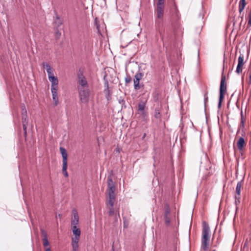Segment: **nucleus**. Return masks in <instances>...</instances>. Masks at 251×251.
Segmentation results:
<instances>
[{"mask_svg":"<svg viewBox=\"0 0 251 251\" xmlns=\"http://www.w3.org/2000/svg\"><path fill=\"white\" fill-rule=\"evenodd\" d=\"M211 237L210 229L208 224L205 221L202 223V237L201 239V249L208 251L209 248Z\"/></svg>","mask_w":251,"mask_h":251,"instance_id":"nucleus-1","label":"nucleus"},{"mask_svg":"<svg viewBox=\"0 0 251 251\" xmlns=\"http://www.w3.org/2000/svg\"><path fill=\"white\" fill-rule=\"evenodd\" d=\"M107 187L108 192V203L109 204H111L112 206L114 205L115 199L114 193L115 191V186L111 176H108L107 177Z\"/></svg>","mask_w":251,"mask_h":251,"instance_id":"nucleus-2","label":"nucleus"},{"mask_svg":"<svg viewBox=\"0 0 251 251\" xmlns=\"http://www.w3.org/2000/svg\"><path fill=\"white\" fill-rule=\"evenodd\" d=\"M224 65L223 66V70L221 76V80L220 87V96L218 103V108H220L221 106L222 102L224 99V95L226 92L227 84L226 83V75L224 74Z\"/></svg>","mask_w":251,"mask_h":251,"instance_id":"nucleus-3","label":"nucleus"},{"mask_svg":"<svg viewBox=\"0 0 251 251\" xmlns=\"http://www.w3.org/2000/svg\"><path fill=\"white\" fill-rule=\"evenodd\" d=\"M80 100L82 103H87L89 102L90 91L89 87L78 89Z\"/></svg>","mask_w":251,"mask_h":251,"instance_id":"nucleus-4","label":"nucleus"},{"mask_svg":"<svg viewBox=\"0 0 251 251\" xmlns=\"http://www.w3.org/2000/svg\"><path fill=\"white\" fill-rule=\"evenodd\" d=\"M77 78H78L77 86V89L89 87V84L87 82V80L86 77L83 75L82 73L79 72L77 74Z\"/></svg>","mask_w":251,"mask_h":251,"instance_id":"nucleus-5","label":"nucleus"},{"mask_svg":"<svg viewBox=\"0 0 251 251\" xmlns=\"http://www.w3.org/2000/svg\"><path fill=\"white\" fill-rule=\"evenodd\" d=\"M144 74L142 72L139 70L138 72L137 73L134 75L133 79L134 83V88L135 90H139L141 88V86L140 85V80L142 78Z\"/></svg>","mask_w":251,"mask_h":251,"instance_id":"nucleus-6","label":"nucleus"},{"mask_svg":"<svg viewBox=\"0 0 251 251\" xmlns=\"http://www.w3.org/2000/svg\"><path fill=\"white\" fill-rule=\"evenodd\" d=\"M170 208L168 204H166L164 206V219L166 225L168 226L170 224Z\"/></svg>","mask_w":251,"mask_h":251,"instance_id":"nucleus-7","label":"nucleus"},{"mask_svg":"<svg viewBox=\"0 0 251 251\" xmlns=\"http://www.w3.org/2000/svg\"><path fill=\"white\" fill-rule=\"evenodd\" d=\"M243 184H244L243 179L239 181L237 184L236 187V195L235 196L236 203H237V201L238 202H240L241 190L242 188H243Z\"/></svg>","mask_w":251,"mask_h":251,"instance_id":"nucleus-8","label":"nucleus"},{"mask_svg":"<svg viewBox=\"0 0 251 251\" xmlns=\"http://www.w3.org/2000/svg\"><path fill=\"white\" fill-rule=\"evenodd\" d=\"M244 64V55L243 54H240V55L238 57V65L236 68V72L239 74L242 73L243 70V66Z\"/></svg>","mask_w":251,"mask_h":251,"instance_id":"nucleus-9","label":"nucleus"},{"mask_svg":"<svg viewBox=\"0 0 251 251\" xmlns=\"http://www.w3.org/2000/svg\"><path fill=\"white\" fill-rule=\"evenodd\" d=\"M41 233L42 236L43 237V246L44 247L49 246L50 243L48 240V235H47L46 231L43 229H41Z\"/></svg>","mask_w":251,"mask_h":251,"instance_id":"nucleus-10","label":"nucleus"},{"mask_svg":"<svg viewBox=\"0 0 251 251\" xmlns=\"http://www.w3.org/2000/svg\"><path fill=\"white\" fill-rule=\"evenodd\" d=\"M74 219L72 220L71 224L73 226H77L79 223V216L76 210H73Z\"/></svg>","mask_w":251,"mask_h":251,"instance_id":"nucleus-11","label":"nucleus"},{"mask_svg":"<svg viewBox=\"0 0 251 251\" xmlns=\"http://www.w3.org/2000/svg\"><path fill=\"white\" fill-rule=\"evenodd\" d=\"M51 91L52 96V100L54 102V104L56 106L58 104V97L57 94V89L53 88L51 89Z\"/></svg>","mask_w":251,"mask_h":251,"instance_id":"nucleus-12","label":"nucleus"},{"mask_svg":"<svg viewBox=\"0 0 251 251\" xmlns=\"http://www.w3.org/2000/svg\"><path fill=\"white\" fill-rule=\"evenodd\" d=\"M72 232L73 235H75L73 238H76V239H79L81 234V231L80 228L77 226H73L72 227Z\"/></svg>","mask_w":251,"mask_h":251,"instance_id":"nucleus-13","label":"nucleus"},{"mask_svg":"<svg viewBox=\"0 0 251 251\" xmlns=\"http://www.w3.org/2000/svg\"><path fill=\"white\" fill-rule=\"evenodd\" d=\"M60 151L62 157V164H67L68 154L66 149L63 147H60Z\"/></svg>","mask_w":251,"mask_h":251,"instance_id":"nucleus-14","label":"nucleus"},{"mask_svg":"<svg viewBox=\"0 0 251 251\" xmlns=\"http://www.w3.org/2000/svg\"><path fill=\"white\" fill-rule=\"evenodd\" d=\"M49 80L51 83V89L56 88L57 89V85L58 83V80L56 76L50 77Z\"/></svg>","mask_w":251,"mask_h":251,"instance_id":"nucleus-15","label":"nucleus"},{"mask_svg":"<svg viewBox=\"0 0 251 251\" xmlns=\"http://www.w3.org/2000/svg\"><path fill=\"white\" fill-rule=\"evenodd\" d=\"M79 239L76 238H72V246L74 251H77L78 250V242Z\"/></svg>","mask_w":251,"mask_h":251,"instance_id":"nucleus-16","label":"nucleus"},{"mask_svg":"<svg viewBox=\"0 0 251 251\" xmlns=\"http://www.w3.org/2000/svg\"><path fill=\"white\" fill-rule=\"evenodd\" d=\"M161 108L156 107L154 110V117L157 121H160L161 118V115L160 113Z\"/></svg>","mask_w":251,"mask_h":251,"instance_id":"nucleus-17","label":"nucleus"},{"mask_svg":"<svg viewBox=\"0 0 251 251\" xmlns=\"http://www.w3.org/2000/svg\"><path fill=\"white\" fill-rule=\"evenodd\" d=\"M245 145L244 139L243 137H240L237 143V146L239 151H242Z\"/></svg>","mask_w":251,"mask_h":251,"instance_id":"nucleus-18","label":"nucleus"},{"mask_svg":"<svg viewBox=\"0 0 251 251\" xmlns=\"http://www.w3.org/2000/svg\"><path fill=\"white\" fill-rule=\"evenodd\" d=\"M246 3L245 0H240L239 4V11L241 13L244 9Z\"/></svg>","mask_w":251,"mask_h":251,"instance_id":"nucleus-19","label":"nucleus"},{"mask_svg":"<svg viewBox=\"0 0 251 251\" xmlns=\"http://www.w3.org/2000/svg\"><path fill=\"white\" fill-rule=\"evenodd\" d=\"M157 17L159 19L162 18L163 16L164 8L157 7Z\"/></svg>","mask_w":251,"mask_h":251,"instance_id":"nucleus-20","label":"nucleus"},{"mask_svg":"<svg viewBox=\"0 0 251 251\" xmlns=\"http://www.w3.org/2000/svg\"><path fill=\"white\" fill-rule=\"evenodd\" d=\"M67 164H62V173L65 177H67L68 176L67 171Z\"/></svg>","mask_w":251,"mask_h":251,"instance_id":"nucleus-21","label":"nucleus"},{"mask_svg":"<svg viewBox=\"0 0 251 251\" xmlns=\"http://www.w3.org/2000/svg\"><path fill=\"white\" fill-rule=\"evenodd\" d=\"M43 66L45 69H46L47 72L52 70L49 64L47 63L43 62Z\"/></svg>","mask_w":251,"mask_h":251,"instance_id":"nucleus-22","label":"nucleus"},{"mask_svg":"<svg viewBox=\"0 0 251 251\" xmlns=\"http://www.w3.org/2000/svg\"><path fill=\"white\" fill-rule=\"evenodd\" d=\"M95 23H96V25L97 27V29L98 31H100L101 30H103V27H104V25H102V27L100 26V25H99L97 22V19L95 20Z\"/></svg>","mask_w":251,"mask_h":251,"instance_id":"nucleus-23","label":"nucleus"},{"mask_svg":"<svg viewBox=\"0 0 251 251\" xmlns=\"http://www.w3.org/2000/svg\"><path fill=\"white\" fill-rule=\"evenodd\" d=\"M164 0H158L157 7L164 8Z\"/></svg>","mask_w":251,"mask_h":251,"instance_id":"nucleus-24","label":"nucleus"},{"mask_svg":"<svg viewBox=\"0 0 251 251\" xmlns=\"http://www.w3.org/2000/svg\"><path fill=\"white\" fill-rule=\"evenodd\" d=\"M110 206V207H109V212H108V214L109 216H113L114 213V209H113V205H111V204H109Z\"/></svg>","mask_w":251,"mask_h":251,"instance_id":"nucleus-25","label":"nucleus"},{"mask_svg":"<svg viewBox=\"0 0 251 251\" xmlns=\"http://www.w3.org/2000/svg\"><path fill=\"white\" fill-rule=\"evenodd\" d=\"M27 115H22V122L23 124H27L28 121Z\"/></svg>","mask_w":251,"mask_h":251,"instance_id":"nucleus-26","label":"nucleus"},{"mask_svg":"<svg viewBox=\"0 0 251 251\" xmlns=\"http://www.w3.org/2000/svg\"><path fill=\"white\" fill-rule=\"evenodd\" d=\"M145 107V105L144 103H139L138 104V110L140 111H143Z\"/></svg>","mask_w":251,"mask_h":251,"instance_id":"nucleus-27","label":"nucleus"},{"mask_svg":"<svg viewBox=\"0 0 251 251\" xmlns=\"http://www.w3.org/2000/svg\"><path fill=\"white\" fill-rule=\"evenodd\" d=\"M131 81V77L130 75H127L125 77L126 83H129Z\"/></svg>","mask_w":251,"mask_h":251,"instance_id":"nucleus-28","label":"nucleus"},{"mask_svg":"<svg viewBox=\"0 0 251 251\" xmlns=\"http://www.w3.org/2000/svg\"><path fill=\"white\" fill-rule=\"evenodd\" d=\"M204 104H205V105H206V103L208 101V97L207 92L204 95Z\"/></svg>","mask_w":251,"mask_h":251,"instance_id":"nucleus-29","label":"nucleus"},{"mask_svg":"<svg viewBox=\"0 0 251 251\" xmlns=\"http://www.w3.org/2000/svg\"><path fill=\"white\" fill-rule=\"evenodd\" d=\"M47 73H48V78H49L50 77H53L54 76V75H53V70H51L50 71H47Z\"/></svg>","mask_w":251,"mask_h":251,"instance_id":"nucleus-30","label":"nucleus"},{"mask_svg":"<svg viewBox=\"0 0 251 251\" xmlns=\"http://www.w3.org/2000/svg\"><path fill=\"white\" fill-rule=\"evenodd\" d=\"M26 125H27V124H23V129H24V135H25V137L26 136V134H27V132H26Z\"/></svg>","mask_w":251,"mask_h":251,"instance_id":"nucleus-31","label":"nucleus"},{"mask_svg":"<svg viewBox=\"0 0 251 251\" xmlns=\"http://www.w3.org/2000/svg\"><path fill=\"white\" fill-rule=\"evenodd\" d=\"M248 25H251V12L249 14V19L248 21Z\"/></svg>","mask_w":251,"mask_h":251,"instance_id":"nucleus-32","label":"nucleus"},{"mask_svg":"<svg viewBox=\"0 0 251 251\" xmlns=\"http://www.w3.org/2000/svg\"><path fill=\"white\" fill-rule=\"evenodd\" d=\"M22 115H27L26 109H22Z\"/></svg>","mask_w":251,"mask_h":251,"instance_id":"nucleus-33","label":"nucleus"},{"mask_svg":"<svg viewBox=\"0 0 251 251\" xmlns=\"http://www.w3.org/2000/svg\"><path fill=\"white\" fill-rule=\"evenodd\" d=\"M119 103H121V104H123V103H125V100H124V99H121V98H120V99L119 100Z\"/></svg>","mask_w":251,"mask_h":251,"instance_id":"nucleus-34","label":"nucleus"},{"mask_svg":"<svg viewBox=\"0 0 251 251\" xmlns=\"http://www.w3.org/2000/svg\"><path fill=\"white\" fill-rule=\"evenodd\" d=\"M44 248H45V251H51L50 248L49 246H47V247H44Z\"/></svg>","mask_w":251,"mask_h":251,"instance_id":"nucleus-35","label":"nucleus"},{"mask_svg":"<svg viewBox=\"0 0 251 251\" xmlns=\"http://www.w3.org/2000/svg\"><path fill=\"white\" fill-rule=\"evenodd\" d=\"M61 35V32H56V35L55 36L57 37V38H59L60 37V36Z\"/></svg>","mask_w":251,"mask_h":251,"instance_id":"nucleus-36","label":"nucleus"},{"mask_svg":"<svg viewBox=\"0 0 251 251\" xmlns=\"http://www.w3.org/2000/svg\"><path fill=\"white\" fill-rule=\"evenodd\" d=\"M22 109H26L25 106V105L24 104H23L22 105Z\"/></svg>","mask_w":251,"mask_h":251,"instance_id":"nucleus-37","label":"nucleus"},{"mask_svg":"<svg viewBox=\"0 0 251 251\" xmlns=\"http://www.w3.org/2000/svg\"><path fill=\"white\" fill-rule=\"evenodd\" d=\"M146 133H144V134H143V137H142V139H145V138L146 137Z\"/></svg>","mask_w":251,"mask_h":251,"instance_id":"nucleus-38","label":"nucleus"},{"mask_svg":"<svg viewBox=\"0 0 251 251\" xmlns=\"http://www.w3.org/2000/svg\"><path fill=\"white\" fill-rule=\"evenodd\" d=\"M57 21L58 22V23H59L60 24H61L59 19H57Z\"/></svg>","mask_w":251,"mask_h":251,"instance_id":"nucleus-39","label":"nucleus"},{"mask_svg":"<svg viewBox=\"0 0 251 251\" xmlns=\"http://www.w3.org/2000/svg\"><path fill=\"white\" fill-rule=\"evenodd\" d=\"M117 214L118 215V216L119 217L120 215H119V211H117Z\"/></svg>","mask_w":251,"mask_h":251,"instance_id":"nucleus-40","label":"nucleus"},{"mask_svg":"<svg viewBox=\"0 0 251 251\" xmlns=\"http://www.w3.org/2000/svg\"><path fill=\"white\" fill-rule=\"evenodd\" d=\"M148 73H149L148 72H147V73H146V75H148Z\"/></svg>","mask_w":251,"mask_h":251,"instance_id":"nucleus-41","label":"nucleus"}]
</instances>
